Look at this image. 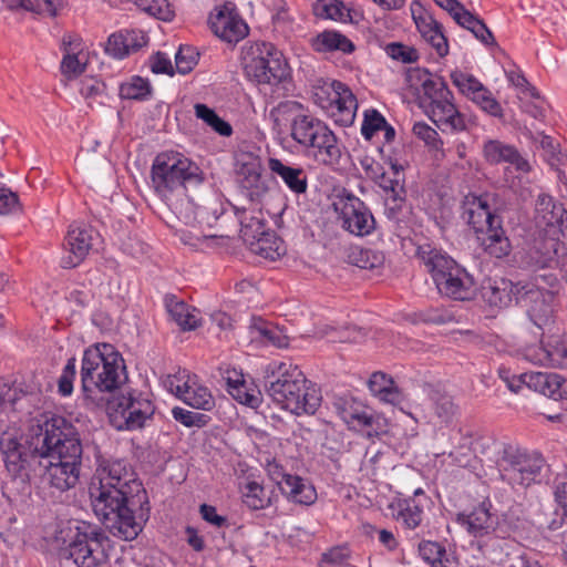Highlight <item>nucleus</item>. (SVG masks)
Wrapping results in <instances>:
<instances>
[{"label": "nucleus", "instance_id": "nucleus-1", "mask_svg": "<svg viewBox=\"0 0 567 567\" xmlns=\"http://www.w3.org/2000/svg\"><path fill=\"white\" fill-rule=\"evenodd\" d=\"M92 507L109 532L133 540L148 519L147 494L133 467L124 460L99 463L89 486Z\"/></svg>", "mask_w": 567, "mask_h": 567}, {"label": "nucleus", "instance_id": "nucleus-2", "mask_svg": "<svg viewBox=\"0 0 567 567\" xmlns=\"http://www.w3.org/2000/svg\"><path fill=\"white\" fill-rule=\"evenodd\" d=\"M31 447L40 453L39 466L44 468L48 484L65 492L79 482L83 447L76 427L61 415L44 421V433L31 441Z\"/></svg>", "mask_w": 567, "mask_h": 567}, {"label": "nucleus", "instance_id": "nucleus-3", "mask_svg": "<svg viewBox=\"0 0 567 567\" xmlns=\"http://www.w3.org/2000/svg\"><path fill=\"white\" fill-rule=\"evenodd\" d=\"M264 388L275 403L296 415H312L321 404L320 390L291 362H271Z\"/></svg>", "mask_w": 567, "mask_h": 567}, {"label": "nucleus", "instance_id": "nucleus-4", "mask_svg": "<svg viewBox=\"0 0 567 567\" xmlns=\"http://www.w3.org/2000/svg\"><path fill=\"white\" fill-rule=\"evenodd\" d=\"M81 388L85 400L95 403L100 394L118 389L126 379L121 353L112 344L97 343L85 349L81 362Z\"/></svg>", "mask_w": 567, "mask_h": 567}, {"label": "nucleus", "instance_id": "nucleus-5", "mask_svg": "<svg viewBox=\"0 0 567 567\" xmlns=\"http://www.w3.org/2000/svg\"><path fill=\"white\" fill-rule=\"evenodd\" d=\"M155 193L171 208H177L178 199L186 197L188 185L204 182L200 167L178 152H163L156 155L151 169Z\"/></svg>", "mask_w": 567, "mask_h": 567}, {"label": "nucleus", "instance_id": "nucleus-6", "mask_svg": "<svg viewBox=\"0 0 567 567\" xmlns=\"http://www.w3.org/2000/svg\"><path fill=\"white\" fill-rule=\"evenodd\" d=\"M417 256L442 296L461 301L475 297L476 286L473 276L445 252L427 246L420 247Z\"/></svg>", "mask_w": 567, "mask_h": 567}, {"label": "nucleus", "instance_id": "nucleus-7", "mask_svg": "<svg viewBox=\"0 0 567 567\" xmlns=\"http://www.w3.org/2000/svg\"><path fill=\"white\" fill-rule=\"evenodd\" d=\"M246 75L258 84L277 86L289 78V66L280 50L270 42H254L243 48Z\"/></svg>", "mask_w": 567, "mask_h": 567}, {"label": "nucleus", "instance_id": "nucleus-8", "mask_svg": "<svg viewBox=\"0 0 567 567\" xmlns=\"http://www.w3.org/2000/svg\"><path fill=\"white\" fill-rule=\"evenodd\" d=\"M312 100L341 126H350L355 118L358 101L352 91L340 81L318 79L312 85Z\"/></svg>", "mask_w": 567, "mask_h": 567}, {"label": "nucleus", "instance_id": "nucleus-9", "mask_svg": "<svg viewBox=\"0 0 567 567\" xmlns=\"http://www.w3.org/2000/svg\"><path fill=\"white\" fill-rule=\"evenodd\" d=\"M557 277L549 272L536 275L532 281L523 282L519 295L520 306L527 309L530 320L537 326L546 324L555 311Z\"/></svg>", "mask_w": 567, "mask_h": 567}, {"label": "nucleus", "instance_id": "nucleus-10", "mask_svg": "<svg viewBox=\"0 0 567 567\" xmlns=\"http://www.w3.org/2000/svg\"><path fill=\"white\" fill-rule=\"evenodd\" d=\"M109 542V537L99 526L81 522L75 526L64 555L78 567H99L109 558L105 549Z\"/></svg>", "mask_w": 567, "mask_h": 567}, {"label": "nucleus", "instance_id": "nucleus-11", "mask_svg": "<svg viewBox=\"0 0 567 567\" xmlns=\"http://www.w3.org/2000/svg\"><path fill=\"white\" fill-rule=\"evenodd\" d=\"M544 466L540 454L506 445L499 460V475L512 487H528L540 483Z\"/></svg>", "mask_w": 567, "mask_h": 567}, {"label": "nucleus", "instance_id": "nucleus-12", "mask_svg": "<svg viewBox=\"0 0 567 567\" xmlns=\"http://www.w3.org/2000/svg\"><path fill=\"white\" fill-rule=\"evenodd\" d=\"M40 433H44V422L30 430L24 443L8 432L0 439V451L7 471L23 484L30 481L32 467L39 465L40 453H35L31 447V441Z\"/></svg>", "mask_w": 567, "mask_h": 567}, {"label": "nucleus", "instance_id": "nucleus-13", "mask_svg": "<svg viewBox=\"0 0 567 567\" xmlns=\"http://www.w3.org/2000/svg\"><path fill=\"white\" fill-rule=\"evenodd\" d=\"M110 419L118 431H135L145 426L155 412L147 393L136 389L123 391L110 405Z\"/></svg>", "mask_w": 567, "mask_h": 567}, {"label": "nucleus", "instance_id": "nucleus-14", "mask_svg": "<svg viewBox=\"0 0 567 567\" xmlns=\"http://www.w3.org/2000/svg\"><path fill=\"white\" fill-rule=\"evenodd\" d=\"M342 228L352 235L363 237L375 229V219L370 208L355 195L343 192L333 202Z\"/></svg>", "mask_w": 567, "mask_h": 567}, {"label": "nucleus", "instance_id": "nucleus-15", "mask_svg": "<svg viewBox=\"0 0 567 567\" xmlns=\"http://www.w3.org/2000/svg\"><path fill=\"white\" fill-rule=\"evenodd\" d=\"M332 408L350 429H370L367 432L369 437L379 435L380 417L362 401L351 395H338L333 399Z\"/></svg>", "mask_w": 567, "mask_h": 567}, {"label": "nucleus", "instance_id": "nucleus-16", "mask_svg": "<svg viewBox=\"0 0 567 567\" xmlns=\"http://www.w3.org/2000/svg\"><path fill=\"white\" fill-rule=\"evenodd\" d=\"M450 79L458 92L475 103L483 112L497 118L504 117L503 107L499 102L473 74L454 70L451 72Z\"/></svg>", "mask_w": 567, "mask_h": 567}, {"label": "nucleus", "instance_id": "nucleus-17", "mask_svg": "<svg viewBox=\"0 0 567 567\" xmlns=\"http://www.w3.org/2000/svg\"><path fill=\"white\" fill-rule=\"evenodd\" d=\"M432 504L431 497L423 488L419 487L412 496L398 497L391 504V508L396 512L395 518L405 529L415 530L421 528L422 534H424L425 509H429Z\"/></svg>", "mask_w": 567, "mask_h": 567}, {"label": "nucleus", "instance_id": "nucleus-18", "mask_svg": "<svg viewBox=\"0 0 567 567\" xmlns=\"http://www.w3.org/2000/svg\"><path fill=\"white\" fill-rule=\"evenodd\" d=\"M492 202H494V196L491 194L465 196L463 218L466 219L475 235L497 223H503L502 216L496 213Z\"/></svg>", "mask_w": 567, "mask_h": 567}, {"label": "nucleus", "instance_id": "nucleus-19", "mask_svg": "<svg viewBox=\"0 0 567 567\" xmlns=\"http://www.w3.org/2000/svg\"><path fill=\"white\" fill-rule=\"evenodd\" d=\"M410 10L422 39L435 50L439 56L447 55L449 42L443 32V25L417 0L411 2Z\"/></svg>", "mask_w": 567, "mask_h": 567}, {"label": "nucleus", "instance_id": "nucleus-20", "mask_svg": "<svg viewBox=\"0 0 567 567\" xmlns=\"http://www.w3.org/2000/svg\"><path fill=\"white\" fill-rule=\"evenodd\" d=\"M269 475L289 501L300 505H311L316 502V488L302 477L286 473L278 464L269 467Z\"/></svg>", "mask_w": 567, "mask_h": 567}, {"label": "nucleus", "instance_id": "nucleus-21", "mask_svg": "<svg viewBox=\"0 0 567 567\" xmlns=\"http://www.w3.org/2000/svg\"><path fill=\"white\" fill-rule=\"evenodd\" d=\"M208 23L214 34L228 43L241 41L249 32L247 23L227 4L212 12Z\"/></svg>", "mask_w": 567, "mask_h": 567}, {"label": "nucleus", "instance_id": "nucleus-22", "mask_svg": "<svg viewBox=\"0 0 567 567\" xmlns=\"http://www.w3.org/2000/svg\"><path fill=\"white\" fill-rule=\"evenodd\" d=\"M93 246V229L86 226L72 225L64 239L68 255L62 258L63 268L79 266Z\"/></svg>", "mask_w": 567, "mask_h": 567}, {"label": "nucleus", "instance_id": "nucleus-23", "mask_svg": "<svg viewBox=\"0 0 567 567\" xmlns=\"http://www.w3.org/2000/svg\"><path fill=\"white\" fill-rule=\"evenodd\" d=\"M405 80L410 87L421 86L423 103H426L427 107L444 96L451 95L446 82L440 76L432 75L426 69H409Z\"/></svg>", "mask_w": 567, "mask_h": 567}, {"label": "nucleus", "instance_id": "nucleus-24", "mask_svg": "<svg viewBox=\"0 0 567 567\" xmlns=\"http://www.w3.org/2000/svg\"><path fill=\"white\" fill-rule=\"evenodd\" d=\"M453 100L454 95L451 92V95L436 101L426 110L430 118L443 132H458L466 127L464 115L457 110Z\"/></svg>", "mask_w": 567, "mask_h": 567}, {"label": "nucleus", "instance_id": "nucleus-25", "mask_svg": "<svg viewBox=\"0 0 567 567\" xmlns=\"http://www.w3.org/2000/svg\"><path fill=\"white\" fill-rule=\"evenodd\" d=\"M483 155L492 165L509 164L516 171L527 173L530 171L528 161L511 144L498 140H488L483 145Z\"/></svg>", "mask_w": 567, "mask_h": 567}, {"label": "nucleus", "instance_id": "nucleus-26", "mask_svg": "<svg viewBox=\"0 0 567 567\" xmlns=\"http://www.w3.org/2000/svg\"><path fill=\"white\" fill-rule=\"evenodd\" d=\"M239 193L248 206H260L268 193L267 181L256 165H245L239 172Z\"/></svg>", "mask_w": 567, "mask_h": 567}, {"label": "nucleus", "instance_id": "nucleus-27", "mask_svg": "<svg viewBox=\"0 0 567 567\" xmlns=\"http://www.w3.org/2000/svg\"><path fill=\"white\" fill-rule=\"evenodd\" d=\"M147 44V37L141 30H124L111 34L105 52L114 59H124Z\"/></svg>", "mask_w": 567, "mask_h": 567}, {"label": "nucleus", "instance_id": "nucleus-28", "mask_svg": "<svg viewBox=\"0 0 567 567\" xmlns=\"http://www.w3.org/2000/svg\"><path fill=\"white\" fill-rule=\"evenodd\" d=\"M456 522L474 537L487 536L494 530L495 519L489 513V504L483 502L470 513H458Z\"/></svg>", "mask_w": 567, "mask_h": 567}, {"label": "nucleus", "instance_id": "nucleus-29", "mask_svg": "<svg viewBox=\"0 0 567 567\" xmlns=\"http://www.w3.org/2000/svg\"><path fill=\"white\" fill-rule=\"evenodd\" d=\"M164 306L171 319L183 331H190L197 329L202 324L199 311L184 300L179 299L176 295L167 293L164 297Z\"/></svg>", "mask_w": 567, "mask_h": 567}, {"label": "nucleus", "instance_id": "nucleus-30", "mask_svg": "<svg viewBox=\"0 0 567 567\" xmlns=\"http://www.w3.org/2000/svg\"><path fill=\"white\" fill-rule=\"evenodd\" d=\"M522 287L523 281L501 279L483 288V298L492 307L506 308L513 303L518 305Z\"/></svg>", "mask_w": 567, "mask_h": 567}, {"label": "nucleus", "instance_id": "nucleus-31", "mask_svg": "<svg viewBox=\"0 0 567 567\" xmlns=\"http://www.w3.org/2000/svg\"><path fill=\"white\" fill-rule=\"evenodd\" d=\"M235 214L240 224V236L248 244L261 236L268 228L260 206H235Z\"/></svg>", "mask_w": 567, "mask_h": 567}, {"label": "nucleus", "instance_id": "nucleus-32", "mask_svg": "<svg viewBox=\"0 0 567 567\" xmlns=\"http://www.w3.org/2000/svg\"><path fill=\"white\" fill-rule=\"evenodd\" d=\"M307 152L316 162L323 165H336L341 157V150L337 137L328 125L321 133H318L313 141V146H309Z\"/></svg>", "mask_w": 567, "mask_h": 567}, {"label": "nucleus", "instance_id": "nucleus-33", "mask_svg": "<svg viewBox=\"0 0 567 567\" xmlns=\"http://www.w3.org/2000/svg\"><path fill=\"white\" fill-rule=\"evenodd\" d=\"M476 239L484 252L493 258H503L511 252L512 245L503 228V223H497L476 234Z\"/></svg>", "mask_w": 567, "mask_h": 567}, {"label": "nucleus", "instance_id": "nucleus-34", "mask_svg": "<svg viewBox=\"0 0 567 567\" xmlns=\"http://www.w3.org/2000/svg\"><path fill=\"white\" fill-rule=\"evenodd\" d=\"M248 329L251 341L277 348H286L289 344L288 337L284 331L261 317H252Z\"/></svg>", "mask_w": 567, "mask_h": 567}, {"label": "nucleus", "instance_id": "nucleus-35", "mask_svg": "<svg viewBox=\"0 0 567 567\" xmlns=\"http://www.w3.org/2000/svg\"><path fill=\"white\" fill-rule=\"evenodd\" d=\"M268 168L279 176L292 193L303 194L307 192L308 177L303 168L286 165L275 157L268 159Z\"/></svg>", "mask_w": 567, "mask_h": 567}, {"label": "nucleus", "instance_id": "nucleus-36", "mask_svg": "<svg viewBox=\"0 0 567 567\" xmlns=\"http://www.w3.org/2000/svg\"><path fill=\"white\" fill-rule=\"evenodd\" d=\"M368 386L371 393L382 402L395 405L403 401L402 391L398 388L394 380L384 372L378 371L372 373Z\"/></svg>", "mask_w": 567, "mask_h": 567}, {"label": "nucleus", "instance_id": "nucleus-37", "mask_svg": "<svg viewBox=\"0 0 567 567\" xmlns=\"http://www.w3.org/2000/svg\"><path fill=\"white\" fill-rule=\"evenodd\" d=\"M524 385L549 398L561 396V378L555 373L525 372Z\"/></svg>", "mask_w": 567, "mask_h": 567}, {"label": "nucleus", "instance_id": "nucleus-38", "mask_svg": "<svg viewBox=\"0 0 567 567\" xmlns=\"http://www.w3.org/2000/svg\"><path fill=\"white\" fill-rule=\"evenodd\" d=\"M247 245L254 254L269 260H276L286 252L282 239L270 229Z\"/></svg>", "mask_w": 567, "mask_h": 567}, {"label": "nucleus", "instance_id": "nucleus-39", "mask_svg": "<svg viewBox=\"0 0 567 567\" xmlns=\"http://www.w3.org/2000/svg\"><path fill=\"white\" fill-rule=\"evenodd\" d=\"M309 114L305 112L303 105L297 101L286 100L278 103L269 112V117L278 127L290 124V133L292 132L297 121L307 117Z\"/></svg>", "mask_w": 567, "mask_h": 567}, {"label": "nucleus", "instance_id": "nucleus-40", "mask_svg": "<svg viewBox=\"0 0 567 567\" xmlns=\"http://www.w3.org/2000/svg\"><path fill=\"white\" fill-rule=\"evenodd\" d=\"M64 52L60 70L63 76L72 80L81 75L85 70V63L80 59V43L74 44L71 35L64 37L62 41Z\"/></svg>", "mask_w": 567, "mask_h": 567}, {"label": "nucleus", "instance_id": "nucleus-41", "mask_svg": "<svg viewBox=\"0 0 567 567\" xmlns=\"http://www.w3.org/2000/svg\"><path fill=\"white\" fill-rule=\"evenodd\" d=\"M565 209L561 205H557L554 198L546 194H540L537 197L535 205V218L538 226L549 227L563 223Z\"/></svg>", "mask_w": 567, "mask_h": 567}, {"label": "nucleus", "instance_id": "nucleus-42", "mask_svg": "<svg viewBox=\"0 0 567 567\" xmlns=\"http://www.w3.org/2000/svg\"><path fill=\"white\" fill-rule=\"evenodd\" d=\"M311 45L317 52L341 51L351 53L354 44L346 35L338 31L326 30L311 40Z\"/></svg>", "mask_w": 567, "mask_h": 567}, {"label": "nucleus", "instance_id": "nucleus-43", "mask_svg": "<svg viewBox=\"0 0 567 567\" xmlns=\"http://www.w3.org/2000/svg\"><path fill=\"white\" fill-rule=\"evenodd\" d=\"M326 126L324 122L309 114L297 121L290 135L296 143L308 150L309 146H313L318 133H321Z\"/></svg>", "mask_w": 567, "mask_h": 567}, {"label": "nucleus", "instance_id": "nucleus-44", "mask_svg": "<svg viewBox=\"0 0 567 567\" xmlns=\"http://www.w3.org/2000/svg\"><path fill=\"white\" fill-rule=\"evenodd\" d=\"M185 404L204 411H210L215 406V400L209 389L200 384L195 375L187 389L179 398Z\"/></svg>", "mask_w": 567, "mask_h": 567}, {"label": "nucleus", "instance_id": "nucleus-45", "mask_svg": "<svg viewBox=\"0 0 567 567\" xmlns=\"http://www.w3.org/2000/svg\"><path fill=\"white\" fill-rule=\"evenodd\" d=\"M420 557L431 567H454L455 559L446 553L445 547L432 540H422L417 547Z\"/></svg>", "mask_w": 567, "mask_h": 567}, {"label": "nucleus", "instance_id": "nucleus-46", "mask_svg": "<svg viewBox=\"0 0 567 567\" xmlns=\"http://www.w3.org/2000/svg\"><path fill=\"white\" fill-rule=\"evenodd\" d=\"M226 381L227 390L235 400L252 409L259 408L261 403L260 391L249 388L243 375H237L236 379L228 375Z\"/></svg>", "mask_w": 567, "mask_h": 567}, {"label": "nucleus", "instance_id": "nucleus-47", "mask_svg": "<svg viewBox=\"0 0 567 567\" xmlns=\"http://www.w3.org/2000/svg\"><path fill=\"white\" fill-rule=\"evenodd\" d=\"M2 2L11 11L22 9L37 14L47 13L50 17H55L62 6V0H42V2L33 0H2Z\"/></svg>", "mask_w": 567, "mask_h": 567}, {"label": "nucleus", "instance_id": "nucleus-48", "mask_svg": "<svg viewBox=\"0 0 567 567\" xmlns=\"http://www.w3.org/2000/svg\"><path fill=\"white\" fill-rule=\"evenodd\" d=\"M555 243H542L532 247L526 254V265L534 269L550 268L556 264Z\"/></svg>", "mask_w": 567, "mask_h": 567}, {"label": "nucleus", "instance_id": "nucleus-49", "mask_svg": "<svg viewBox=\"0 0 567 567\" xmlns=\"http://www.w3.org/2000/svg\"><path fill=\"white\" fill-rule=\"evenodd\" d=\"M392 176L382 173L381 176L374 182L380 188L383 189L385 197L388 196H405L404 189V175L402 166L396 162H391Z\"/></svg>", "mask_w": 567, "mask_h": 567}, {"label": "nucleus", "instance_id": "nucleus-50", "mask_svg": "<svg viewBox=\"0 0 567 567\" xmlns=\"http://www.w3.org/2000/svg\"><path fill=\"white\" fill-rule=\"evenodd\" d=\"M243 503L251 511L265 509L271 504L262 485L255 481L247 482L241 491Z\"/></svg>", "mask_w": 567, "mask_h": 567}, {"label": "nucleus", "instance_id": "nucleus-51", "mask_svg": "<svg viewBox=\"0 0 567 567\" xmlns=\"http://www.w3.org/2000/svg\"><path fill=\"white\" fill-rule=\"evenodd\" d=\"M152 95L150 82L141 76H133L128 82L120 85V96L125 100L144 101Z\"/></svg>", "mask_w": 567, "mask_h": 567}, {"label": "nucleus", "instance_id": "nucleus-52", "mask_svg": "<svg viewBox=\"0 0 567 567\" xmlns=\"http://www.w3.org/2000/svg\"><path fill=\"white\" fill-rule=\"evenodd\" d=\"M315 13L322 19L346 22L350 19V10L340 0H322L315 6Z\"/></svg>", "mask_w": 567, "mask_h": 567}, {"label": "nucleus", "instance_id": "nucleus-53", "mask_svg": "<svg viewBox=\"0 0 567 567\" xmlns=\"http://www.w3.org/2000/svg\"><path fill=\"white\" fill-rule=\"evenodd\" d=\"M134 4L143 12L161 19L163 21H171L174 12L171 9L167 0H132Z\"/></svg>", "mask_w": 567, "mask_h": 567}, {"label": "nucleus", "instance_id": "nucleus-54", "mask_svg": "<svg viewBox=\"0 0 567 567\" xmlns=\"http://www.w3.org/2000/svg\"><path fill=\"white\" fill-rule=\"evenodd\" d=\"M349 260L361 269H373L383 264V256L371 249L354 247L349 254Z\"/></svg>", "mask_w": 567, "mask_h": 567}, {"label": "nucleus", "instance_id": "nucleus-55", "mask_svg": "<svg viewBox=\"0 0 567 567\" xmlns=\"http://www.w3.org/2000/svg\"><path fill=\"white\" fill-rule=\"evenodd\" d=\"M80 93L89 101L90 106L92 102L103 104V100L106 96V85L99 79L84 78L80 82Z\"/></svg>", "mask_w": 567, "mask_h": 567}, {"label": "nucleus", "instance_id": "nucleus-56", "mask_svg": "<svg viewBox=\"0 0 567 567\" xmlns=\"http://www.w3.org/2000/svg\"><path fill=\"white\" fill-rule=\"evenodd\" d=\"M172 416L186 427H204L210 421V416L207 414L193 412L181 406L172 409Z\"/></svg>", "mask_w": 567, "mask_h": 567}, {"label": "nucleus", "instance_id": "nucleus-57", "mask_svg": "<svg viewBox=\"0 0 567 567\" xmlns=\"http://www.w3.org/2000/svg\"><path fill=\"white\" fill-rule=\"evenodd\" d=\"M386 125L384 116L375 109H369L364 111L363 121L361 124V134L370 141L374 134L382 130Z\"/></svg>", "mask_w": 567, "mask_h": 567}, {"label": "nucleus", "instance_id": "nucleus-58", "mask_svg": "<svg viewBox=\"0 0 567 567\" xmlns=\"http://www.w3.org/2000/svg\"><path fill=\"white\" fill-rule=\"evenodd\" d=\"M199 54L194 48L182 45L175 54V66L178 73H189L198 62Z\"/></svg>", "mask_w": 567, "mask_h": 567}, {"label": "nucleus", "instance_id": "nucleus-59", "mask_svg": "<svg viewBox=\"0 0 567 567\" xmlns=\"http://www.w3.org/2000/svg\"><path fill=\"white\" fill-rule=\"evenodd\" d=\"M195 375H192L187 370L179 369L174 374H168L164 381L165 386L175 394L176 398H181L184 391Z\"/></svg>", "mask_w": 567, "mask_h": 567}, {"label": "nucleus", "instance_id": "nucleus-60", "mask_svg": "<svg viewBox=\"0 0 567 567\" xmlns=\"http://www.w3.org/2000/svg\"><path fill=\"white\" fill-rule=\"evenodd\" d=\"M76 375V360L70 358L64 365L61 375L58 380V392L62 396H69L73 392V381Z\"/></svg>", "mask_w": 567, "mask_h": 567}, {"label": "nucleus", "instance_id": "nucleus-61", "mask_svg": "<svg viewBox=\"0 0 567 567\" xmlns=\"http://www.w3.org/2000/svg\"><path fill=\"white\" fill-rule=\"evenodd\" d=\"M385 50L390 58L403 63H413L419 59V53L414 48L404 45L400 42L388 44Z\"/></svg>", "mask_w": 567, "mask_h": 567}, {"label": "nucleus", "instance_id": "nucleus-62", "mask_svg": "<svg viewBox=\"0 0 567 567\" xmlns=\"http://www.w3.org/2000/svg\"><path fill=\"white\" fill-rule=\"evenodd\" d=\"M412 131L415 136H417L420 140L424 141V143L427 146H430L434 150H439L443 144L437 132L424 122L415 123L413 125Z\"/></svg>", "mask_w": 567, "mask_h": 567}, {"label": "nucleus", "instance_id": "nucleus-63", "mask_svg": "<svg viewBox=\"0 0 567 567\" xmlns=\"http://www.w3.org/2000/svg\"><path fill=\"white\" fill-rule=\"evenodd\" d=\"M151 71L155 74H174V68L171 62V59L163 52H156L153 54L150 60Z\"/></svg>", "mask_w": 567, "mask_h": 567}, {"label": "nucleus", "instance_id": "nucleus-64", "mask_svg": "<svg viewBox=\"0 0 567 567\" xmlns=\"http://www.w3.org/2000/svg\"><path fill=\"white\" fill-rule=\"evenodd\" d=\"M199 513L202 515V518L205 522H207L208 524H210L217 528H223V527L229 526L227 517L219 515L217 513L216 507L213 505L202 504L199 506Z\"/></svg>", "mask_w": 567, "mask_h": 567}]
</instances>
